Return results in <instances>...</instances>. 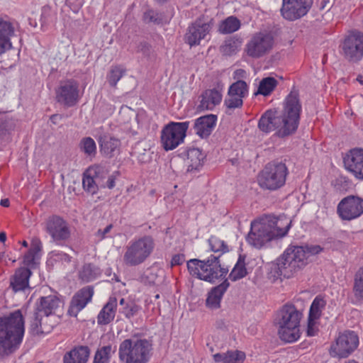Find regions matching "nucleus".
Returning <instances> with one entry per match:
<instances>
[{
    "label": "nucleus",
    "mask_w": 363,
    "mask_h": 363,
    "mask_svg": "<svg viewBox=\"0 0 363 363\" xmlns=\"http://www.w3.org/2000/svg\"><path fill=\"white\" fill-rule=\"evenodd\" d=\"M25 334V319L20 310L0 316V359L20 347Z\"/></svg>",
    "instance_id": "nucleus-1"
},
{
    "label": "nucleus",
    "mask_w": 363,
    "mask_h": 363,
    "mask_svg": "<svg viewBox=\"0 0 363 363\" xmlns=\"http://www.w3.org/2000/svg\"><path fill=\"white\" fill-rule=\"evenodd\" d=\"M291 223L286 218L271 216L259 221H253L247 241L255 247L260 248L273 239L285 236L291 228Z\"/></svg>",
    "instance_id": "nucleus-2"
},
{
    "label": "nucleus",
    "mask_w": 363,
    "mask_h": 363,
    "mask_svg": "<svg viewBox=\"0 0 363 363\" xmlns=\"http://www.w3.org/2000/svg\"><path fill=\"white\" fill-rule=\"evenodd\" d=\"M220 257V255H211L203 260L191 259L187 262L189 272L191 276L210 283L224 279L228 269L221 266Z\"/></svg>",
    "instance_id": "nucleus-3"
},
{
    "label": "nucleus",
    "mask_w": 363,
    "mask_h": 363,
    "mask_svg": "<svg viewBox=\"0 0 363 363\" xmlns=\"http://www.w3.org/2000/svg\"><path fill=\"white\" fill-rule=\"evenodd\" d=\"M155 247V239L145 235L130 240L125 247L123 262L128 267H136L144 263Z\"/></svg>",
    "instance_id": "nucleus-4"
},
{
    "label": "nucleus",
    "mask_w": 363,
    "mask_h": 363,
    "mask_svg": "<svg viewBox=\"0 0 363 363\" xmlns=\"http://www.w3.org/2000/svg\"><path fill=\"white\" fill-rule=\"evenodd\" d=\"M152 345L145 339H125L118 348V357L124 363H147Z\"/></svg>",
    "instance_id": "nucleus-5"
},
{
    "label": "nucleus",
    "mask_w": 363,
    "mask_h": 363,
    "mask_svg": "<svg viewBox=\"0 0 363 363\" xmlns=\"http://www.w3.org/2000/svg\"><path fill=\"white\" fill-rule=\"evenodd\" d=\"M279 335L286 342H294L300 337V320L302 316L294 305H284L279 313Z\"/></svg>",
    "instance_id": "nucleus-6"
},
{
    "label": "nucleus",
    "mask_w": 363,
    "mask_h": 363,
    "mask_svg": "<svg viewBox=\"0 0 363 363\" xmlns=\"http://www.w3.org/2000/svg\"><path fill=\"white\" fill-rule=\"evenodd\" d=\"M289 170L285 163L272 161L259 173L257 181L263 189L276 191L284 186Z\"/></svg>",
    "instance_id": "nucleus-7"
},
{
    "label": "nucleus",
    "mask_w": 363,
    "mask_h": 363,
    "mask_svg": "<svg viewBox=\"0 0 363 363\" xmlns=\"http://www.w3.org/2000/svg\"><path fill=\"white\" fill-rule=\"evenodd\" d=\"M301 110L302 107L298 95L290 93L285 99L284 111L281 113L285 123L284 128L281 130L280 135H292L296 131Z\"/></svg>",
    "instance_id": "nucleus-8"
},
{
    "label": "nucleus",
    "mask_w": 363,
    "mask_h": 363,
    "mask_svg": "<svg viewBox=\"0 0 363 363\" xmlns=\"http://www.w3.org/2000/svg\"><path fill=\"white\" fill-rule=\"evenodd\" d=\"M189 122H170L166 125L161 133V143L163 148L168 151L175 149L184 142Z\"/></svg>",
    "instance_id": "nucleus-9"
},
{
    "label": "nucleus",
    "mask_w": 363,
    "mask_h": 363,
    "mask_svg": "<svg viewBox=\"0 0 363 363\" xmlns=\"http://www.w3.org/2000/svg\"><path fill=\"white\" fill-rule=\"evenodd\" d=\"M340 54L350 62H359L363 57V33L354 31L341 43Z\"/></svg>",
    "instance_id": "nucleus-10"
},
{
    "label": "nucleus",
    "mask_w": 363,
    "mask_h": 363,
    "mask_svg": "<svg viewBox=\"0 0 363 363\" xmlns=\"http://www.w3.org/2000/svg\"><path fill=\"white\" fill-rule=\"evenodd\" d=\"M274 43V37L270 33L258 32L246 44L245 52L252 58H259L272 49Z\"/></svg>",
    "instance_id": "nucleus-11"
},
{
    "label": "nucleus",
    "mask_w": 363,
    "mask_h": 363,
    "mask_svg": "<svg viewBox=\"0 0 363 363\" xmlns=\"http://www.w3.org/2000/svg\"><path fill=\"white\" fill-rule=\"evenodd\" d=\"M213 27V20L200 17L191 23L184 35L185 43L190 47L199 45L202 40L206 38Z\"/></svg>",
    "instance_id": "nucleus-12"
},
{
    "label": "nucleus",
    "mask_w": 363,
    "mask_h": 363,
    "mask_svg": "<svg viewBox=\"0 0 363 363\" xmlns=\"http://www.w3.org/2000/svg\"><path fill=\"white\" fill-rule=\"evenodd\" d=\"M359 345L358 335L354 331L345 330L340 333L336 342L331 346L330 354L333 357H347Z\"/></svg>",
    "instance_id": "nucleus-13"
},
{
    "label": "nucleus",
    "mask_w": 363,
    "mask_h": 363,
    "mask_svg": "<svg viewBox=\"0 0 363 363\" xmlns=\"http://www.w3.org/2000/svg\"><path fill=\"white\" fill-rule=\"evenodd\" d=\"M107 175V169L101 165L89 167L83 174L82 186L84 190L91 195L96 194L99 188H105L104 179Z\"/></svg>",
    "instance_id": "nucleus-14"
},
{
    "label": "nucleus",
    "mask_w": 363,
    "mask_h": 363,
    "mask_svg": "<svg viewBox=\"0 0 363 363\" xmlns=\"http://www.w3.org/2000/svg\"><path fill=\"white\" fill-rule=\"evenodd\" d=\"M337 213L343 220H352L363 214V199L357 196L343 198L337 206Z\"/></svg>",
    "instance_id": "nucleus-15"
},
{
    "label": "nucleus",
    "mask_w": 363,
    "mask_h": 363,
    "mask_svg": "<svg viewBox=\"0 0 363 363\" xmlns=\"http://www.w3.org/2000/svg\"><path fill=\"white\" fill-rule=\"evenodd\" d=\"M79 93L78 82L69 79L60 82L55 91V99L60 104L65 107H72L79 101Z\"/></svg>",
    "instance_id": "nucleus-16"
},
{
    "label": "nucleus",
    "mask_w": 363,
    "mask_h": 363,
    "mask_svg": "<svg viewBox=\"0 0 363 363\" xmlns=\"http://www.w3.org/2000/svg\"><path fill=\"white\" fill-rule=\"evenodd\" d=\"M285 121L281 117V113L277 109H268L260 117L258 121V128L263 133H269L277 130L276 135L279 138H284L289 135H280L281 130L284 128Z\"/></svg>",
    "instance_id": "nucleus-17"
},
{
    "label": "nucleus",
    "mask_w": 363,
    "mask_h": 363,
    "mask_svg": "<svg viewBox=\"0 0 363 363\" xmlns=\"http://www.w3.org/2000/svg\"><path fill=\"white\" fill-rule=\"evenodd\" d=\"M286 255H289L297 270L301 269L308 264L310 257L319 254L323 251V247L318 245H306L302 246H291L286 250Z\"/></svg>",
    "instance_id": "nucleus-18"
},
{
    "label": "nucleus",
    "mask_w": 363,
    "mask_h": 363,
    "mask_svg": "<svg viewBox=\"0 0 363 363\" xmlns=\"http://www.w3.org/2000/svg\"><path fill=\"white\" fill-rule=\"evenodd\" d=\"M313 4V0H283L281 13L288 21H296L306 16Z\"/></svg>",
    "instance_id": "nucleus-19"
},
{
    "label": "nucleus",
    "mask_w": 363,
    "mask_h": 363,
    "mask_svg": "<svg viewBox=\"0 0 363 363\" xmlns=\"http://www.w3.org/2000/svg\"><path fill=\"white\" fill-rule=\"evenodd\" d=\"M345 169L356 179L363 180V149L353 148L343 157Z\"/></svg>",
    "instance_id": "nucleus-20"
},
{
    "label": "nucleus",
    "mask_w": 363,
    "mask_h": 363,
    "mask_svg": "<svg viewBox=\"0 0 363 363\" xmlns=\"http://www.w3.org/2000/svg\"><path fill=\"white\" fill-rule=\"evenodd\" d=\"M62 301L55 295L41 296L35 303L33 314L42 315L44 316H52L55 313L57 309L60 306Z\"/></svg>",
    "instance_id": "nucleus-21"
},
{
    "label": "nucleus",
    "mask_w": 363,
    "mask_h": 363,
    "mask_svg": "<svg viewBox=\"0 0 363 363\" xmlns=\"http://www.w3.org/2000/svg\"><path fill=\"white\" fill-rule=\"evenodd\" d=\"M296 270L297 269L292 260L289 259V255H286V251L271 266V274L277 278L281 277L290 278Z\"/></svg>",
    "instance_id": "nucleus-22"
},
{
    "label": "nucleus",
    "mask_w": 363,
    "mask_h": 363,
    "mask_svg": "<svg viewBox=\"0 0 363 363\" xmlns=\"http://www.w3.org/2000/svg\"><path fill=\"white\" fill-rule=\"evenodd\" d=\"M46 230L54 240H65L69 236L66 222L59 216H52L48 220Z\"/></svg>",
    "instance_id": "nucleus-23"
},
{
    "label": "nucleus",
    "mask_w": 363,
    "mask_h": 363,
    "mask_svg": "<svg viewBox=\"0 0 363 363\" xmlns=\"http://www.w3.org/2000/svg\"><path fill=\"white\" fill-rule=\"evenodd\" d=\"M43 325H40L42 315L33 314L30 318L29 330L33 335L50 333L56 325L52 316H44Z\"/></svg>",
    "instance_id": "nucleus-24"
},
{
    "label": "nucleus",
    "mask_w": 363,
    "mask_h": 363,
    "mask_svg": "<svg viewBox=\"0 0 363 363\" xmlns=\"http://www.w3.org/2000/svg\"><path fill=\"white\" fill-rule=\"evenodd\" d=\"M32 272L28 267L18 268L10 278V286L13 291H25L30 289L29 278Z\"/></svg>",
    "instance_id": "nucleus-25"
},
{
    "label": "nucleus",
    "mask_w": 363,
    "mask_h": 363,
    "mask_svg": "<svg viewBox=\"0 0 363 363\" xmlns=\"http://www.w3.org/2000/svg\"><path fill=\"white\" fill-rule=\"evenodd\" d=\"M100 152L107 158H112L120 152L121 141L110 135H102L98 138Z\"/></svg>",
    "instance_id": "nucleus-26"
},
{
    "label": "nucleus",
    "mask_w": 363,
    "mask_h": 363,
    "mask_svg": "<svg viewBox=\"0 0 363 363\" xmlns=\"http://www.w3.org/2000/svg\"><path fill=\"white\" fill-rule=\"evenodd\" d=\"M217 121V116L208 114L201 116L195 120L194 129L196 135L201 138H208L213 130Z\"/></svg>",
    "instance_id": "nucleus-27"
},
{
    "label": "nucleus",
    "mask_w": 363,
    "mask_h": 363,
    "mask_svg": "<svg viewBox=\"0 0 363 363\" xmlns=\"http://www.w3.org/2000/svg\"><path fill=\"white\" fill-rule=\"evenodd\" d=\"M94 295V289L90 286H85L80 289L73 297L71 302L69 312L75 311L76 313L82 310L86 304L91 301Z\"/></svg>",
    "instance_id": "nucleus-28"
},
{
    "label": "nucleus",
    "mask_w": 363,
    "mask_h": 363,
    "mask_svg": "<svg viewBox=\"0 0 363 363\" xmlns=\"http://www.w3.org/2000/svg\"><path fill=\"white\" fill-rule=\"evenodd\" d=\"M222 100L220 91L213 89L206 90L201 95V100L199 106L201 110H213Z\"/></svg>",
    "instance_id": "nucleus-29"
},
{
    "label": "nucleus",
    "mask_w": 363,
    "mask_h": 363,
    "mask_svg": "<svg viewBox=\"0 0 363 363\" xmlns=\"http://www.w3.org/2000/svg\"><path fill=\"white\" fill-rule=\"evenodd\" d=\"M229 285L228 280L225 279L220 284L213 288L206 298V306L211 309L218 308L222 297Z\"/></svg>",
    "instance_id": "nucleus-30"
},
{
    "label": "nucleus",
    "mask_w": 363,
    "mask_h": 363,
    "mask_svg": "<svg viewBox=\"0 0 363 363\" xmlns=\"http://www.w3.org/2000/svg\"><path fill=\"white\" fill-rule=\"evenodd\" d=\"M116 306V298L115 297H111L98 315V324L107 325L110 323L115 318Z\"/></svg>",
    "instance_id": "nucleus-31"
},
{
    "label": "nucleus",
    "mask_w": 363,
    "mask_h": 363,
    "mask_svg": "<svg viewBox=\"0 0 363 363\" xmlns=\"http://www.w3.org/2000/svg\"><path fill=\"white\" fill-rule=\"evenodd\" d=\"M89 354L90 350L87 346H79L65 354L63 361L64 363H86Z\"/></svg>",
    "instance_id": "nucleus-32"
},
{
    "label": "nucleus",
    "mask_w": 363,
    "mask_h": 363,
    "mask_svg": "<svg viewBox=\"0 0 363 363\" xmlns=\"http://www.w3.org/2000/svg\"><path fill=\"white\" fill-rule=\"evenodd\" d=\"M245 358V353L238 350L217 353L213 355L215 362L221 363H242Z\"/></svg>",
    "instance_id": "nucleus-33"
},
{
    "label": "nucleus",
    "mask_w": 363,
    "mask_h": 363,
    "mask_svg": "<svg viewBox=\"0 0 363 363\" xmlns=\"http://www.w3.org/2000/svg\"><path fill=\"white\" fill-rule=\"evenodd\" d=\"M204 155L199 148L189 149L187 151V171L198 170L203 164Z\"/></svg>",
    "instance_id": "nucleus-34"
},
{
    "label": "nucleus",
    "mask_w": 363,
    "mask_h": 363,
    "mask_svg": "<svg viewBox=\"0 0 363 363\" xmlns=\"http://www.w3.org/2000/svg\"><path fill=\"white\" fill-rule=\"evenodd\" d=\"M101 275V270L96 266L92 264H85L82 266L79 271V279L84 282L88 283L95 280Z\"/></svg>",
    "instance_id": "nucleus-35"
},
{
    "label": "nucleus",
    "mask_w": 363,
    "mask_h": 363,
    "mask_svg": "<svg viewBox=\"0 0 363 363\" xmlns=\"http://www.w3.org/2000/svg\"><path fill=\"white\" fill-rule=\"evenodd\" d=\"M240 21L235 16H229L222 21L218 27V31L222 34L233 33L240 28Z\"/></svg>",
    "instance_id": "nucleus-36"
},
{
    "label": "nucleus",
    "mask_w": 363,
    "mask_h": 363,
    "mask_svg": "<svg viewBox=\"0 0 363 363\" xmlns=\"http://www.w3.org/2000/svg\"><path fill=\"white\" fill-rule=\"evenodd\" d=\"M241 46V41L235 37H230L225 40L220 48L223 55L231 56L237 53Z\"/></svg>",
    "instance_id": "nucleus-37"
},
{
    "label": "nucleus",
    "mask_w": 363,
    "mask_h": 363,
    "mask_svg": "<svg viewBox=\"0 0 363 363\" xmlns=\"http://www.w3.org/2000/svg\"><path fill=\"white\" fill-rule=\"evenodd\" d=\"M277 84V80L272 77L263 78L259 82L258 89L255 92V94H261L264 96H269L274 90Z\"/></svg>",
    "instance_id": "nucleus-38"
},
{
    "label": "nucleus",
    "mask_w": 363,
    "mask_h": 363,
    "mask_svg": "<svg viewBox=\"0 0 363 363\" xmlns=\"http://www.w3.org/2000/svg\"><path fill=\"white\" fill-rule=\"evenodd\" d=\"M352 291L358 301H363V267H360L354 274Z\"/></svg>",
    "instance_id": "nucleus-39"
},
{
    "label": "nucleus",
    "mask_w": 363,
    "mask_h": 363,
    "mask_svg": "<svg viewBox=\"0 0 363 363\" xmlns=\"http://www.w3.org/2000/svg\"><path fill=\"white\" fill-rule=\"evenodd\" d=\"M245 256H239L237 263L235 264V265L234 266L233 269H232L231 272L229 274V279L231 281H235L246 276L247 269L245 267Z\"/></svg>",
    "instance_id": "nucleus-40"
},
{
    "label": "nucleus",
    "mask_w": 363,
    "mask_h": 363,
    "mask_svg": "<svg viewBox=\"0 0 363 363\" xmlns=\"http://www.w3.org/2000/svg\"><path fill=\"white\" fill-rule=\"evenodd\" d=\"M326 306V301L320 296H316L310 307L308 318L312 320H318L322 314L323 310Z\"/></svg>",
    "instance_id": "nucleus-41"
},
{
    "label": "nucleus",
    "mask_w": 363,
    "mask_h": 363,
    "mask_svg": "<svg viewBox=\"0 0 363 363\" xmlns=\"http://www.w3.org/2000/svg\"><path fill=\"white\" fill-rule=\"evenodd\" d=\"M243 99L240 96L234 95L228 91V94L224 100V106L226 108V113L231 114L235 108H240L242 106Z\"/></svg>",
    "instance_id": "nucleus-42"
},
{
    "label": "nucleus",
    "mask_w": 363,
    "mask_h": 363,
    "mask_svg": "<svg viewBox=\"0 0 363 363\" xmlns=\"http://www.w3.org/2000/svg\"><path fill=\"white\" fill-rule=\"evenodd\" d=\"M116 347L106 345L98 350L95 354L94 363H109L111 352L114 353Z\"/></svg>",
    "instance_id": "nucleus-43"
},
{
    "label": "nucleus",
    "mask_w": 363,
    "mask_h": 363,
    "mask_svg": "<svg viewBox=\"0 0 363 363\" xmlns=\"http://www.w3.org/2000/svg\"><path fill=\"white\" fill-rule=\"evenodd\" d=\"M80 150L88 157H94L96 154V145L93 138L86 137L79 143Z\"/></svg>",
    "instance_id": "nucleus-44"
},
{
    "label": "nucleus",
    "mask_w": 363,
    "mask_h": 363,
    "mask_svg": "<svg viewBox=\"0 0 363 363\" xmlns=\"http://www.w3.org/2000/svg\"><path fill=\"white\" fill-rule=\"evenodd\" d=\"M143 19L146 23H153L157 25L166 23L168 19L162 13L154 10H148L144 13Z\"/></svg>",
    "instance_id": "nucleus-45"
},
{
    "label": "nucleus",
    "mask_w": 363,
    "mask_h": 363,
    "mask_svg": "<svg viewBox=\"0 0 363 363\" xmlns=\"http://www.w3.org/2000/svg\"><path fill=\"white\" fill-rule=\"evenodd\" d=\"M15 35V28L12 22L0 18V38L9 39Z\"/></svg>",
    "instance_id": "nucleus-46"
},
{
    "label": "nucleus",
    "mask_w": 363,
    "mask_h": 363,
    "mask_svg": "<svg viewBox=\"0 0 363 363\" xmlns=\"http://www.w3.org/2000/svg\"><path fill=\"white\" fill-rule=\"evenodd\" d=\"M230 93L244 99L248 95V86L243 80H237L228 89Z\"/></svg>",
    "instance_id": "nucleus-47"
},
{
    "label": "nucleus",
    "mask_w": 363,
    "mask_h": 363,
    "mask_svg": "<svg viewBox=\"0 0 363 363\" xmlns=\"http://www.w3.org/2000/svg\"><path fill=\"white\" fill-rule=\"evenodd\" d=\"M208 243L211 251L214 252H221V254H223L229 250L228 246L225 242L216 236H211L208 239Z\"/></svg>",
    "instance_id": "nucleus-48"
},
{
    "label": "nucleus",
    "mask_w": 363,
    "mask_h": 363,
    "mask_svg": "<svg viewBox=\"0 0 363 363\" xmlns=\"http://www.w3.org/2000/svg\"><path fill=\"white\" fill-rule=\"evenodd\" d=\"M125 70L119 66L113 67L108 75V82L111 86H115L117 82L124 74Z\"/></svg>",
    "instance_id": "nucleus-49"
},
{
    "label": "nucleus",
    "mask_w": 363,
    "mask_h": 363,
    "mask_svg": "<svg viewBox=\"0 0 363 363\" xmlns=\"http://www.w3.org/2000/svg\"><path fill=\"white\" fill-rule=\"evenodd\" d=\"M51 254L52 258L55 262H62V264H69L71 262L72 257L69 255L63 252L52 251Z\"/></svg>",
    "instance_id": "nucleus-50"
},
{
    "label": "nucleus",
    "mask_w": 363,
    "mask_h": 363,
    "mask_svg": "<svg viewBox=\"0 0 363 363\" xmlns=\"http://www.w3.org/2000/svg\"><path fill=\"white\" fill-rule=\"evenodd\" d=\"M135 52L141 53L144 57H149L151 53V45L145 41H140L136 45Z\"/></svg>",
    "instance_id": "nucleus-51"
},
{
    "label": "nucleus",
    "mask_w": 363,
    "mask_h": 363,
    "mask_svg": "<svg viewBox=\"0 0 363 363\" xmlns=\"http://www.w3.org/2000/svg\"><path fill=\"white\" fill-rule=\"evenodd\" d=\"M139 310L140 307L138 305L133 303H130L125 305L122 312L124 313L126 318H130L131 317L134 316L139 311Z\"/></svg>",
    "instance_id": "nucleus-52"
},
{
    "label": "nucleus",
    "mask_w": 363,
    "mask_h": 363,
    "mask_svg": "<svg viewBox=\"0 0 363 363\" xmlns=\"http://www.w3.org/2000/svg\"><path fill=\"white\" fill-rule=\"evenodd\" d=\"M163 272H164L162 269H150L149 274L147 275L149 282L153 284H156L158 277L161 276Z\"/></svg>",
    "instance_id": "nucleus-53"
},
{
    "label": "nucleus",
    "mask_w": 363,
    "mask_h": 363,
    "mask_svg": "<svg viewBox=\"0 0 363 363\" xmlns=\"http://www.w3.org/2000/svg\"><path fill=\"white\" fill-rule=\"evenodd\" d=\"M36 253L33 250H29L24 255L23 263L27 267H33L35 264V257Z\"/></svg>",
    "instance_id": "nucleus-54"
},
{
    "label": "nucleus",
    "mask_w": 363,
    "mask_h": 363,
    "mask_svg": "<svg viewBox=\"0 0 363 363\" xmlns=\"http://www.w3.org/2000/svg\"><path fill=\"white\" fill-rule=\"evenodd\" d=\"M12 48L11 40L0 38V55Z\"/></svg>",
    "instance_id": "nucleus-55"
},
{
    "label": "nucleus",
    "mask_w": 363,
    "mask_h": 363,
    "mask_svg": "<svg viewBox=\"0 0 363 363\" xmlns=\"http://www.w3.org/2000/svg\"><path fill=\"white\" fill-rule=\"evenodd\" d=\"M315 320H311L310 318L308 319L307 335L309 337L315 336L317 334L318 329L315 327Z\"/></svg>",
    "instance_id": "nucleus-56"
},
{
    "label": "nucleus",
    "mask_w": 363,
    "mask_h": 363,
    "mask_svg": "<svg viewBox=\"0 0 363 363\" xmlns=\"http://www.w3.org/2000/svg\"><path fill=\"white\" fill-rule=\"evenodd\" d=\"M350 184V183L348 179H346L345 178H340L336 180L335 186L340 191H346Z\"/></svg>",
    "instance_id": "nucleus-57"
},
{
    "label": "nucleus",
    "mask_w": 363,
    "mask_h": 363,
    "mask_svg": "<svg viewBox=\"0 0 363 363\" xmlns=\"http://www.w3.org/2000/svg\"><path fill=\"white\" fill-rule=\"evenodd\" d=\"M185 261L184 256L183 255H175L173 256L171 264L172 266L174 265H180L184 263Z\"/></svg>",
    "instance_id": "nucleus-58"
},
{
    "label": "nucleus",
    "mask_w": 363,
    "mask_h": 363,
    "mask_svg": "<svg viewBox=\"0 0 363 363\" xmlns=\"http://www.w3.org/2000/svg\"><path fill=\"white\" fill-rule=\"evenodd\" d=\"M37 253L41 250V242L38 238H34L32 240L31 247L30 249Z\"/></svg>",
    "instance_id": "nucleus-59"
},
{
    "label": "nucleus",
    "mask_w": 363,
    "mask_h": 363,
    "mask_svg": "<svg viewBox=\"0 0 363 363\" xmlns=\"http://www.w3.org/2000/svg\"><path fill=\"white\" fill-rule=\"evenodd\" d=\"M246 72L242 69H238L233 73V78L237 80H242L245 78Z\"/></svg>",
    "instance_id": "nucleus-60"
},
{
    "label": "nucleus",
    "mask_w": 363,
    "mask_h": 363,
    "mask_svg": "<svg viewBox=\"0 0 363 363\" xmlns=\"http://www.w3.org/2000/svg\"><path fill=\"white\" fill-rule=\"evenodd\" d=\"M113 225L111 224L107 225L104 230L99 229L97 231V235L99 236L100 239L102 240L105 238L106 235L110 232Z\"/></svg>",
    "instance_id": "nucleus-61"
},
{
    "label": "nucleus",
    "mask_w": 363,
    "mask_h": 363,
    "mask_svg": "<svg viewBox=\"0 0 363 363\" xmlns=\"http://www.w3.org/2000/svg\"><path fill=\"white\" fill-rule=\"evenodd\" d=\"M106 177L108 179L106 182H104L105 187H108V189H111L115 186V177L113 175L108 176V174L105 178Z\"/></svg>",
    "instance_id": "nucleus-62"
},
{
    "label": "nucleus",
    "mask_w": 363,
    "mask_h": 363,
    "mask_svg": "<svg viewBox=\"0 0 363 363\" xmlns=\"http://www.w3.org/2000/svg\"><path fill=\"white\" fill-rule=\"evenodd\" d=\"M62 118L61 116L60 115H57V114H54L52 116H51L50 117V121H52V123H53L54 124H56L57 123V121L58 119H60Z\"/></svg>",
    "instance_id": "nucleus-63"
},
{
    "label": "nucleus",
    "mask_w": 363,
    "mask_h": 363,
    "mask_svg": "<svg viewBox=\"0 0 363 363\" xmlns=\"http://www.w3.org/2000/svg\"><path fill=\"white\" fill-rule=\"evenodd\" d=\"M0 204L4 207H8L9 206L10 202L8 199H4L1 200Z\"/></svg>",
    "instance_id": "nucleus-64"
}]
</instances>
